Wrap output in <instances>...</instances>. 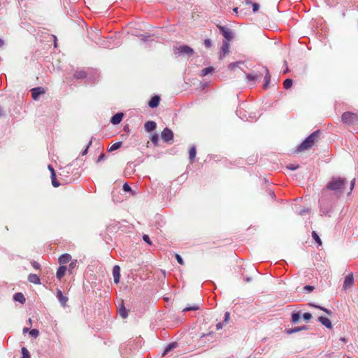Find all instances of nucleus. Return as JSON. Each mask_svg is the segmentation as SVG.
Segmentation results:
<instances>
[{
    "label": "nucleus",
    "instance_id": "f257e3e1",
    "mask_svg": "<svg viewBox=\"0 0 358 358\" xmlns=\"http://www.w3.org/2000/svg\"><path fill=\"white\" fill-rule=\"evenodd\" d=\"M320 135V131L317 130L313 132L306 138L297 148L298 152H302L312 148L317 141Z\"/></svg>",
    "mask_w": 358,
    "mask_h": 358
},
{
    "label": "nucleus",
    "instance_id": "f03ea898",
    "mask_svg": "<svg viewBox=\"0 0 358 358\" xmlns=\"http://www.w3.org/2000/svg\"><path fill=\"white\" fill-rule=\"evenodd\" d=\"M346 183L344 178H333L327 185V188L335 192H341L343 186Z\"/></svg>",
    "mask_w": 358,
    "mask_h": 358
},
{
    "label": "nucleus",
    "instance_id": "7ed1b4c3",
    "mask_svg": "<svg viewBox=\"0 0 358 358\" xmlns=\"http://www.w3.org/2000/svg\"><path fill=\"white\" fill-rule=\"evenodd\" d=\"M175 54L178 55L191 56L194 54V50L188 45H179L174 48Z\"/></svg>",
    "mask_w": 358,
    "mask_h": 358
},
{
    "label": "nucleus",
    "instance_id": "20e7f679",
    "mask_svg": "<svg viewBox=\"0 0 358 358\" xmlns=\"http://www.w3.org/2000/svg\"><path fill=\"white\" fill-rule=\"evenodd\" d=\"M342 121L347 124H352L358 120V115L351 112H345L342 115Z\"/></svg>",
    "mask_w": 358,
    "mask_h": 358
},
{
    "label": "nucleus",
    "instance_id": "39448f33",
    "mask_svg": "<svg viewBox=\"0 0 358 358\" xmlns=\"http://www.w3.org/2000/svg\"><path fill=\"white\" fill-rule=\"evenodd\" d=\"M217 27L219 29L220 33L224 37V41L229 42L233 38V33L229 28L222 26L220 24H217Z\"/></svg>",
    "mask_w": 358,
    "mask_h": 358
},
{
    "label": "nucleus",
    "instance_id": "423d86ee",
    "mask_svg": "<svg viewBox=\"0 0 358 358\" xmlns=\"http://www.w3.org/2000/svg\"><path fill=\"white\" fill-rule=\"evenodd\" d=\"M262 70V73H264V83L263 85V88L266 90L270 84L271 76L268 69L266 67L263 66Z\"/></svg>",
    "mask_w": 358,
    "mask_h": 358
},
{
    "label": "nucleus",
    "instance_id": "0eeeda50",
    "mask_svg": "<svg viewBox=\"0 0 358 358\" xmlns=\"http://www.w3.org/2000/svg\"><path fill=\"white\" fill-rule=\"evenodd\" d=\"M161 136H162V138L165 142H169V141H171L173 139V133L169 128H165L162 131V132L161 134Z\"/></svg>",
    "mask_w": 358,
    "mask_h": 358
},
{
    "label": "nucleus",
    "instance_id": "6e6552de",
    "mask_svg": "<svg viewBox=\"0 0 358 358\" xmlns=\"http://www.w3.org/2000/svg\"><path fill=\"white\" fill-rule=\"evenodd\" d=\"M31 92L32 99L34 100H37L40 95L45 93V91L43 87H38L32 88L31 90Z\"/></svg>",
    "mask_w": 358,
    "mask_h": 358
},
{
    "label": "nucleus",
    "instance_id": "1a4fd4ad",
    "mask_svg": "<svg viewBox=\"0 0 358 358\" xmlns=\"http://www.w3.org/2000/svg\"><path fill=\"white\" fill-rule=\"evenodd\" d=\"M262 75H263V73H252L247 74L246 78H247V80L249 82H251V83L255 84L257 82L260 80V79L262 78Z\"/></svg>",
    "mask_w": 358,
    "mask_h": 358
},
{
    "label": "nucleus",
    "instance_id": "9d476101",
    "mask_svg": "<svg viewBox=\"0 0 358 358\" xmlns=\"http://www.w3.org/2000/svg\"><path fill=\"white\" fill-rule=\"evenodd\" d=\"M221 55L220 58H222L226 56L229 52V42L227 41H223L222 45L220 48Z\"/></svg>",
    "mask_w": 358,
    "mask_h": 358
},
{
    "label": "nucleus",
    "instance_id": "9b49d317",
    "mask_svg": "<svg viewBox=\"0 0 358 358\" xmlns=\"http://www.w3.org/2000/svg\"><path fill=\"white\" fill-rule=\"evenodd\" d=\"M353 283H354V278H353V275L351 273L345 277L344 282H343V288L347 289L348 287H350L351 286H352Z\"/></svg>",
    "mask_w": 358,
    "mask_h": 358
},
{
    "label": "nucleus",
    "instance_id": "f8f14e48",
    "mask_svg": "<svg viewBox=\"0 0 358 358\" xmlns=\"http://www.w3.org/2000/svg\"><path fill=\"white\" fill-rule=\"evenodd\" d=\"M71 260V256L69 254L65 253L62 255L59 259L58 262L61 266H64L63 264H65L68 262H69Z\"/></svg>",
    "mask_w": 358,
    "mask_h": 358
},
{
    "label": "nucleus",
    "instance_id": "ddd939ff",
    "mask_svg": "<svg viewBox=\"0 0 358 358\" xmlns=\"http://www.w3.org/2000/svg\"><path fill=\"white\" fill-rule=\"evenodd\" d=\"M113 275L114 278V282L118 283L120 278V268L119 266L115 265L113 268Z\"/></svg>",
    "mask_w": 358,
    "mask_h": 358
},
{
    "label": "nucleus",
    "instance_id": "4468645a",
    "mask_svg": "<svg viewBox=\"0 0 358 358\" xmlns=\"http://www.w3.org/2000/svg\"><path fill=\"white\" fill-rule=\"evenodd\" d=\"M160 99V97L157 95L152 96L148 102L149 106L152 108L157 107L159 104Z\"/></svg>",
    "mask_w": 358,
    "mask_h": 358
},
{
    "label": "nucleus",
    "instance_id": "2eb2a0df",
    "mask_svg": "<svg viewBox=\"0 0 358 358\" xmlns=\"http://www.w3.org/2000/svg\"><path fill=\"white\" fill-rule=\"evenodd\" d=\"M57 296L63 307L66 306L68 301V297L64 296L61 290L58 289L57 292Z\"/></svg>",
    "mask_w": 358,
    "mask_h": 358
},
{
    "label": "nucleus",
    "instance_id": "dca6fc26",
    "mask_svg": "<svg viewBox=\"0 0 358 358\" xmlns=\"http://www.w3.org/2000/svg\"><path fill=\"white\" fill-rule=\"evenodd\" d=\"M156 127L157 124L154 121H147L144 124V128L148 132L154 131Z\"/></svg>",
    "mask_w": 358,
    "mask_h": 358
},
{
    "label": "nucleus",
    "instance_id": "f3484780",
    "mask_svg": "<svg viewBox=\"0 0 358 358\" xmlns=\"http://www.w3.org/2000/svg\"><path fill=\"white\" fill-rule=\"evenodd\" d=\"M319 321L328 329H332V324L330 320L326 317H320Z\"/></svg>",
    "mask_w": 358,
    "mask_h": 358
},
{
    "label": "nucleus",
    "instance_id": "a211bd4d",
    "mask_svg": "<svg viewBox=\"0 0 358 358\" xmlns=\"http://www.w3.org/2000/svg\"><path fill=\"white\" fill-rule=\"evenodd\" d=\"M66 270V266H60L56 273L57 278L60 280L65 275Z\"/></svg>",
    "mask_w": 358,
    "mask_h": 358
},
{
    "label": "nucleus",
    "instance_id": "6ab92c4d",
    "mask_svg": "<svg viewBox=\"0 0 358 358\" xmlns=\"http://www.w3.org/2000/svg\"><path fill=\"white\" fill-rule=\"evenodd\" d=\"M122 117H123L122 113H116L115 115H113L111 117L110 122L113 124H117L122 121Z\"/></svg>",
    "mask_w": 358,
    "mask_h": 358
},
{
    "label": "nucleus",
    "instance_id": "aec40b11",
    "mask_svg": "<svg viewBox=\"0 0 358 358\" xmlns=\"http://www.w3.org/2000/svg\"><path fill=\"white\" fill-rule=\"evenodd\" d=\"M28 280L35 285H38L41 283L40 278L36 274H29L28 276Z\"/></svg>",
    "mask_w": 358,
    "mask_h": 358
},
{
    "label": "nucleus",
    "instance_id": "412c9836",
    "mask_svg": "<svg viewBox=\"0 0 358 358\" xmlns=\"http://www.w3.org/2000/svg\"><path fill=\"white\" fill-rule=\"evenodd\" d=\"M189 155L190 163L192 164L194 162V159L196 155V149L194 146H192L189 148Z\"/></svg>",
    "mask_w": 358,
    "mask_h": 358
},
{
    "label": "nucleus",
    "instance_id": "4be33fe9",
    "mask_svg": "<svg viewBox=\"0 0 358 358\" xmlns=\"http://www.w3.org/2000/svg\"><path fill=\"white\" fill-rule=\"evenodd\" d=\"M13 299L15 301H19L21 303H24L26 300L24 295L20 292H17V293L15 294Z\"/></svg>",
    "mask_w": 358,
    "mask_h": 358
},
{
    "label": "nucleus",
    "instance_id": "5701e85b",
    "mask_svg": "<svg viewBox=\"0 0 358 358\" xmlns=\"http://www.w3.org/2000/svg\"><path fill=\"white\" fill-rule=\"evenodd\" d=\"M214 71V68L212 66L205 68L201 70V76L203 77L209 73H212Z\"/></svg>",
    "mask_w": 358,
    "mask_h": 358
},
{
    "label": "nucleus",
    "instance_id": "b1692460",
    "mask_svg": "<svg viewBox=\"0 0 358 358\" xmlns=\"http://www.w3.org/2000/svg\"><path fill=\"white\" fill-rule=\"evenodd\" d=\"M199 309V304H193L192 306H187L182 309V312H187L189 310H197Z\"/></svg>",
    "mask_w": 358,
    "mask_h": 358
},
{
    "label": "nucleus",
    "instance_id": "393cba45",
    "mask_svg": "<svg viewBox=\"0 0 358 358\" xmlns=\"http://www.w3.org/2000/svg\"><path fill=\"white\" fill-rule=\"evenodd\" d=\"M52 184L55 187H57L60 185L58 181L56 179V173L55 170H52V174L51 175Z\"/></svg>",
    "mask_w": 358,
    "mask_h": 358
},
{
    "label": "nucleus",
    "instance_id": "a878e982",
    "mask_svg": "<svg viewBox=\"0 0 358 358\" xmlns=\"http://www.w3.org/2000/svg\"><path fill=\"white\" fill-rule=\"evenodd\" d=\"M119 313L122 318H126L128 317V310L125 308V307L122 306L119 309Z\"/></svg>",
    "mask_w": 358,
    "mask_h": 358
},
{
    "label": "nucleus",
    "instance_id": "bb28decb",
    "mask_svg": "<svg viewBox=\"0 0 358 358\" xmlns=\"http://www.w3.org/2000/svg\"><path fill=\"white\" fill-rule=\"evenodd\" d=\"M293 81L292 79L287 78L283 82V87L285 90L291 88Z\"/></svg>",
    "mask_w": 358,
    "mask_h": 358
},
{
    "label": "nucleus",
    "instance_id": "cd10ccee",
    "mask_svg": "<svg viewBox=\"0 0 358 358\" xmlns=\"http://www.w3.org/2000/svg\"><path fill=\"white\" fill-rule=\"evenodd\" d=\"M246 4H252L253 12H257L259 8V5L257 3H252L250 0H245Z\"/></svg>",
    "mask_w": 358,
    "mask_h": 358
},
{
    "label": "nucleus",
    "instance_id": "c85d7f7f",
    "mask_svg": "<svg viewBox=\"0 0 358 358\" xmlns=\"http://www.w3.org/2000/svg\"><path fill=\"white\" fill-rule=\"evenodd\" d=\"M86 76L87 74L84 71H78L74 73V77L76 78H84Z\"/></svg>",
    "mask_w": 358,
    "mask_h": 358
},
{
    "label": "nucleus",
    "instance_id": "c756f323",
    "mask_svg": "<svg viewBox=\"0 0 358 358\" xmlns=\"http://www.w3.org/2000/svg\"><path fill=\"white\" fill-rule=\"evenodd\" d=\"M312 236H313V238L315 240V241L319 245H322V241L320 238V236H318V234L315 231H313L312 232Z\"/></svg>",
    "mask_w": 358,
    "mask_h": 358
},
{
    "label": "nucleus",
    "instance_id": "7c9ffc66",
    "mask_svg": "<svg viewBox=\"0 0 358 358\" xmlns=\"http://www.w3.org/2000/svg\"><path fill=\"white\" fill-rule=\"evenodd\" d=\"M301 318V315L299 313H293L292 314V321L294 322V323H296L299 321Z\"/></svg>",
    "mask_w": 358,
    "mask_h": 358
},
{
    "label": "nucleus",
    "instance_id": "2f4dec72",
    "mask_svg": "<svg viewBox=\"0 0 358 358\" xmlns=\"http://www.w3.org/2000/svg\"><path fill=\"white\" fill-rule=\"evenodd\" d=\"M121 146H122V142H120V141L117 142L110 146V148L109 149V152L116 150L119 149Z\"/></svg>",
    "mask_w": 358,
    "mask_h": 358
},
{
    "label": "nucleus",
    "instance_id": "473e14b6",
    "mask_svg": "<svg viewBox=\"0 0 358 358\" xmlns=\"http://www.w3.org/2000/svg\"><path fill=\"white\" fill-rule=\"evenodd\" d=\"M176 347L175 343H171L169 344L164 350V352L162 353V357L165 356L169 351H171L172 349H173Z\"/></svg>",
    "mask_w": 358,
    "mask_h": 358
},
{
    "label": "nucleus",
    "instance_id": "72a5a7b5",
    "mask_svg": "<svg viewBox=\"0 0 358 358\" xmlns=\"http://www.w3.org/2000/svg\"><path fill=\"white\" fill-rule=\"evenodd\" d=\"M21 352H22V358H30L29 352L25 347L22 348Z\"/></svg>",
    "mask_w": 358,
    "mask_h": 358
},
{
    "label": "nucleus",
    "instance_id": "f704fd0d",
    "mask_svg": "<svg viewBox=\"0 0 358 358\" xmlns=\"http://www.w3.org/2000/svg\"><path fill=\"white\" fill-rule=\"evenodd\" d=\"M77 265V260L71 261L69 265V272L71 273Z\"/></svg>",
    "mask_w": 358,
    "mask_h": 358
},
{
    "label": "nucleus",
    "instance_id": "c9c22d12",
    "mask_svg": "<svg viewBox=\"0 0 358 358\" xmlns=\"http://www.w3.org/2000/svg\"><path fill=\"white\" fill-rule=\"evenodd\" d=\"M151 141L157 145L158 144L159 136L157 134H152L150 137Z\"/></svg>",
    "mask_w": 358,
    "mask_h": 358
},
{
    "label": "nucleus",
    "instance_id": "e433bc0d",
    "mask_svg": "<svg viewBox=\"0 0 358 358\" xmlns=\"http://www.w3.org/2000/svg\"><path fill=\"white\" fill-rule=\"evenodd\" d=\"M29 334H30L31 336H33V337H34V338H36V337L38 336V334H39V331H38V330H37V329H31V330L29 331Z\"/></svg>",
    "mask_w": 358,
    "mask_h": 358
},
{
    "label": "nucleus",
    "instance_id": "4c0bfd02",
    "mask_svg": "<svg viewBox=\"0 0 358 358\" xmlns=\"http://www.w3.org/2000/svg\"><path fill=\"white\" fill-rule=\"evenodd\" d=\"M175 256H176V260L178 262V264H180V265L185 264V262H184L182 258L180 257V255H179L178 254H176Z\"/></svg>",
    "mask_w": 358,
    "mask_h": 358
},
{
    "label": "nucleus",
    "instance_id": "58836bf2",
    "mask_svg": "<svg viewBox=\"0 0 358 358\" xmlns=\"http://www.w3.org/2000/svg\"><path fill=\"white\" fill-rule=\"evenodd\" d=\"M303 318L306 321H309L312 318V315L310 313H305L303 315Z\"/></svg>",
    "mask_w": 358,
    "mask_h": 358
},
{
    "label": "nucleus",
    "instance_id": "ea45409f",
    "mask_svg": "<svg viewBox=\"0 0 358 358\" xmlns=\"http://www.w3.org/2000/svg\"><path fill=\"white\" fill-rule=\"evenodd\" d=\"M92 141L90 140V142L88 143L87 145V148L82 152V155H87L88 149L92 145Z\"/></svg>",
    "mask_w": 358,
    "mask_h": 358
},
{
    "label": "nucleus",
    "instance_id": "a19ab883",
    "mask_svg": "<svg viewBox=\"0 0 358 358\" xmlns=\"http://www.w3.org/2000/svg\"><path fill=\"white\" fill-rule=\"evenodd\" d=\"M204 45L207 48H210L212 46V41L210 39L207 38L204 41Z\"/></svg>",
    "mask_w": 358,
    "mask_h": 358
},
{
    "label": "nucleus",
    "instance_id": "79ce46f5",
    "mask_svg": "<svg viewBox=\"0 0 358 358\" xmlns=\"http://www.w3.org/2000/svg\"><path fill=\"white\" fill-rule=\"evenodd\" d=\"M143 241H144L145 242H146L148 244H149V245H152V242H151V241H150V237H149V236H148V235H147V234L143 235Z\"/></svg>",
    "mask_w": 358,
    "mask_h": 358
},
{
    "label": "nucleus",
    "instance_id": "37998d69",
    "mask_svg": "<svg viewBox=\"0 0 358 358\" xmlns=\"http://www.w3.org/2000/svg\"><path fill=\"white\" fill-rule=\"evenodd\" d=\"M229 319H230V313L229 312H226L224 314V322L225 324L228 323Z\"/></svg>",
    "mask_w": 358,
    "mask_h": 358
},
{
    "label": "nucleus",
    "instance_id": "c03bdc74",
    "mask_svg": "<svg viewBox=\"0 0 358 358\" xmlns=\"http://www.w3.org/2000/svg\"><path fill=\"white\" fill-rule=\"evenodd\" d=\"M303 289L308 292H311L313 291L314 289V287L313 286H311V285H306L304 287H303Z\"/></svg>",
    "mask_w": 358,
    "mask_h": 358
},
{
    "label": "nucleus",
    "instance_id": "a18cd8bd",
    "mask_svg": "<svg viewBox=\"0 0 358 358\" xmlns=\"http://www.w3.org/2000/svg\"><path fill=\"white\" fill-rule=\"evenodd\" d=\"M302 329H306V327L303 326V327H296L294 329H292L290 331V333L297 332V331H301Z\"/></svg>",
    "mask_w": 358,
    "mask_h": 358
},
{
    "label": "nucleus",
    "instance_id": "49530a36",
    "mask_svg": "<svg viewBox=\"0 0 358 358\" xmlns=\"http://www.w3.org/2000/svg\"><path fill=\"white\" fill-rule=\"evenodd\" d=\"M122 188H123V190L124 192H130V191H131V189L130 186L127 183H124L123 185Z\"/></svg>",
    "mask_w": 358,
    "mask_h": 358
},
{
    "label": "nucleus",
    "instance_id": "de8ad7c7",
    "mask_svg": "<svg viewBox=\"0 0 358 358\" xmlns=\"http://www.w3.org/2000/svg\"><path fill=\"white\" fill-rule=\"evenodd\" d=\"M31 265L35 269H39L41 267L40 264L35 261L31 262Z\"/></svg>",
    "mask_w": 358,
    "mask_h": 358
},
{
    "label": "nucleus",
    "instance_id": "09e8293b",
    "mask_svg": "<svg viewBox=\"0 0 358 358\" xmlns=\"http://www.w3.org/2000/svg\"><path fill=\"white\" fill-rule=\"evenodd\" d=\"M298 167V166H295L294 164H289L287 166V169L292 171L296 170Z\"/></svg>",
    "mask_w": 358,
    "mask_h": 358
},
{
    "label": "nucleus",
    "instance_id": "8fccbe9b",
    "mask_svg": "<svg viewBox=\"0 0 358 358\" xmlns=\"http://www.w3.org/2000/svg\"><path fill=\"white\" fill-rule=\"evenodd\" d=\"M316 307H317V308H320V309H321V310H322L323 311H324V312H325L326 313H327L328 315H330V314H331V311H330V310H327V309H326V308H322V307H320V306H316Z\"/></svg>",
    "mask_w": 358,
    "mask_h": 358
},
{
    "label": "nucleus",
    "instance_id": "3c124183",
    "mask_svg": "<svg viewBox=\"0 0 358 358\" xmlns=\"http://www.w3.org/2000/svg\"><path fill=\"white\" fill-rule=\"evenodd\" d=\"M223 324L221 322H219L216 324V329L220 330L222 328Z\"/></svg>",
    "mask_w": 358,
    "mask_h": 358
},
{
    "label": "nucleus",
    "instance_id": "603ef678",
    "mask_svg": "<svg viewBox=\"0 0 358 358\" xmlns=\"http://www.w3.org/2000/svg\"><path fill=\"white\" fill-rule=\"evenodd\" d=\"M355 184V178L352 179V181H351L350 190H352L353 189Z\"/></svg>",
    "mask_w": 358,
    "mask_h": 358
},
{
    "label": "nucleus",
    "instance_id": "864d4df0",
    "mask_svg": "<svg viewBox=\"0 0 358 358\" xmlns=\"http://www.w3.org/2000/svg\"><path fill=\"white\" fill-rule=\"evenodd\" d=\"M104 157V154H101L98 159V162H100L101 159H103Z\"/></svg>",
    "mask_w": 358,
    "mask_h": 358
},
{
    "label": "nucleus",
    "instance_id": "5fc2aeb1",
    "mask_svg": "<svg viewBox=\"0 0 358 358\" xmlns=\"http://www.w3.org/2000/svg\"><path fill=\"white\" fill-rule=\"evenodd\" d=\"M48 169L50 170L51 175L52 174V170H55L51 165L48 166Z\"/></svg>",
    "mask_w": 358,
    "mask_h": 358
},
{
    "label": "nucleus",
    "instance_id": "6e6d98bb",
    "mask_svg": "<svg viewBox=\"0 0 358 358\" xmlns=\"http://www.w3.org/2000/svg\"><path fill=\"white\" fill-rule=\"evenodd\" d=\"M4 45V41L0 38V48L3 47Z\"/></svg>",
    "mask_w": 358,
    "mask_h": 358
},
{
    "label": "nucleus",
    "instance_id": "4d7b16f0",
    "mask_svg": "<svg viewBox=\"0 0 358 358\" xmlns=\"http://www.w3.org/2000/svg\"><path fill=\"white\" fill-rule=\"evenodd\" d=\"M287 72H289L288 67H287V69L284 71V73H287Z\"/></svg>",
    "mask_w": 358,
    "mask_h": 358
},
{
    "label": "nucleus",
    "instance_id": "13d9d810",
    "mask_svg": "<svg viewBox=\"0 0 358 358\" xmlns=\"http://www.w3.org/2000/svg\"><path fill=\"white\" fill-rule=\"evenodd\" d=\"M29 329L28 328H24L23 329V332H27L28 331Z\"/></svg>",
    "mask_w": 358,
    "mask_h": 358
},
{
    "label": "nucleus",
    "instance_id": "bf43d9fd",
    "mask_svg": "<svg viewBox=\"0 0 358 358\" xmlns=\"http://www.w3.org/2000/svg\"><path fill=\"white\" fill-rule=\"evenodd\" d=\"M2 115H3L2 109H1V108L0 107V116H1Z\"/></svg>",
    "mask_w": 358,
    "mask_h": 358
},
{
    "label": "nucleus",
    "instance_id": "052dcab7",
    "mask_svg": "<svg viewBox=\"0 0 358 358\" xmlns=\"http://www.w3.org/2000/svg\"><path fill=\"white\" fill-rule=\"evenodd\" d=\"M234 11L235 13H237V12H238V8H234Z\"/></svg>",
    "mask_w": 358,
    "mask_h": 358
},
{
    "label": "nucleus",
    "instance_id": "680f3d73",
    "mask_svg": "<svg viewBox=\"0 0 358 358\" xmlns=\"http://www.w3.org/2000/svg\"><path fill=\"white\" fill-rule=\"evenodd\" d=\"M270 194H271V195L273 197H274V196H275L274 192H271V193H270Z\"/></svg>",
    "mask_w": 358,
    "mask_h": 358
},
{
    "label": "nucleus",
    "instance_id": "e2e57ef3",
    "mask_svg": "<svg viewBox=\"0 0 358 358\" xmlns=\"http://www.w3.org/2000/svg\"><path fill=\"white\" fill-rule=\"evenodd\" d=\"M250 280H251V279H250V278H248L246 279V280H247L248 282L250 281Z\"/></svg>",
    "mask_w": 358,
    "mask_h": 358
},
{
    "label": "nucleus",
    "instance_id": "0e129e2a",
    "mask_svg": "<svg viewBox=\"0 0 358 358\" xmlns=\"http://www.w3.org/2000/svg\"><path fill=\"white\" fill-rule=\"evenodd\" d=\"M29 322L31 323V320L30 318L29 319Z\"/></svg>",
    "mask_w": 358,
    "mask_h": 358
}]
</instances>
